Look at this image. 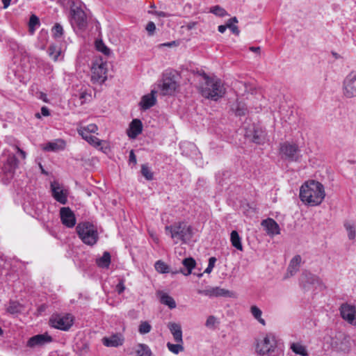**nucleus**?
I'll use <instances>...</instances> for the list:
<instances>
[{"mask_svg": "<svg viewBox=\"0 0 356 356\" xmlns=\"http://www.w3.org/2000/svg\"><path fill=\"white\" fill-rule=\"evenodd\" d=\"M217 259L216 257H211L209 259V264H208V266L213 268H214L215 266V264L216 262Z\"/></svg>", "mask_w": 356, "mask_h": 356, "instance_id": "bf43d9fd", "label": "nucleus"}, {"mask_svg": "<svg viewBox=\"0 0 356 356\" xmlns=\"http://www.w3.org/2000/svg\"><path fill=\"white\" fill-rule=\"evenodd\" d=\"M48 54L54 61H56L61 54V50L56 45H50L48 49Z\"/></svg>", "mask_w": 356, "mask_h": 356, "instance_id": "58836bf2", "label": "nucleus"}, {"mask_svg": "<svg viewBox=\"0 0 356 356\" xmlns=\"http://www.w3.org/2000/svg\"><path fill=\"white\" fill-rule=\"evenodd\" d=\"M227 28H229L232 32L236 35H238L239 34V30H238V26L234 25L232 23H227Z\"/></svg>", "mask_w": 356, "mask_h": 356, "instance_id": "603ef678", "label": "nucleus"}, {"mask_svg": "<svg viewBox=\"0 0 356 356\" xmlns=\"http://www.w3.org/2000/svg\"><path fill=\"white\" fill-rule=\"evenodd\" d=\"M197 22H190L186 25V27L187 30L190 31V30H192L193 29H194L197 26Z\"/></svg>", "mask_w": 356, "mask_h": 356, "instance_id": "680f3d73", "label": "nucleus"}, {"mask_svg": "<svg viewBox=\"0 0 356 356\" xmlns=\"http://www.w3.org/2000/svg\"><path fill=\"white\" fill-rule=\"evenodd\" d=\"M129 163H133L134 164L136 163V157L134 152V150H131L129 153Z\"/></svg>", "mask_w": 356, "mask_h": 356, "instance_id": "4d7b16f0", "label": "nucleus"}, {"mask_svg": "<svg viewBox=\"0 0 356 356\" xmlns=\"http://www.w3.org/2000/svg\"><path fill=\"white\" fill-rule=\"evenodd\" d=\"M51 190L53 197L59 203L65 204L67 202V191L63 189L58 182L51 184Z\"/></svg>", "mask_w": 356, "mask_h": 356, "instance_id": "dca6fc26", "label": "nucleus"}, {"mask_svg": "<svg viewBox=\"0 0 356 356\" xmlns=\"http://www.w3.org/2000/svg\"><path fill=\"white\" fill-rule=\"evenodd\" d=\"M165 233L170 234L175 243L181 241L187 243L192 237V229L184 222L174 223L165 227Z\"/></svg>", "mask_w": 356, "mask_h": 356, "instance_id": "20e7f679", "label": "nucleus"}, {"mask_svg": "<svg viewBox=\"0 0 356 356\" xmlns=\"http://www.w3.org/2000/svg\"><path fill=\"white\" fill-rule=\"evenodd\" d=\"M137 347L136 353L138 356H152V350L147 345L139 343Z\"/></svg>", "mask_w": 356, "mask_h": 356, "instance_id": "f704fd0d", "label": "nucleus"}, {"mask_svg": "<svg viewBox=\"0 0 356 356\" xmlns=\"http://www.w3.org/2000/svg\"><path fill=\"white\" fill-rule=\"evenodd\" d=\"M299 196L300 200L306 205H320L325 197L324 186L315 180L307 181L301 186Z\"/></svg>", "mask_w": 356, "mask_h": 356, "instance_id": "f257e3e1", "label": "nucleus"}, {"mask_svg": "<svg viewBox=\"0 0 356 356\" xmlns=\"http://www.w3.org/2000/svg\"><path fill=\"white\" fill-rule=\"evenodd\" d=\"M146 31L148 33V35L152 36L154 34L156 31V25L153 22H149L145 27Z\"/></svg>", "mask_w": 356, "mask_h": 356, "instance_id": "de8ad7c7", "label": "nucleus"}, {"mask_svg": "<svg viewBox=\"0 0 356 356\" xmlns=\"http://www.w3.org/2000/svg\"><path fill=\"white\" fill-rule=\"evenodd\" d=\"M279 154L280 158L288 162L299 163L302 159L299 145L294 142L284 141L280 144Z\"/></svg>", "mask_w": 356, "mask_h": 356, "instance_id": "423d86ee", "label": "nucleus"}, {"mask_svg": "<svg viewBox=\"0 0 356 356\" xmlns=\"http://www.w3.org/2000/svg\"><path fill=\"white\" fill-rule=\"evenodd\" d=\"M236 116H243L248 111L245 104L241 102H237L232 108Z\"/></svg>", "mask_w": 356, "mask_h": 356, "instance_id": "c85d7f7f", "label": "nucleus"}, {"mask_svg": "<svg viewBox=\"0 0 356 356\" xmlns=\"http://www.w3.org/2000/svg\"><path fill=\"white\" fill-rule=\"evenodd\" d=\"M250 312L254 318L257 320L261 325H265L266 321L262 318V311L256 305H252L250 307Z\"/></svg>", "mask_w": 356, "mask_h": 356, "instance_id": "72a5a7b5", "label": "nucleus"}, {"mask_svg": "<svg viewBox=\"0 0 356 356\" xmlns=\"http://www.w3.org/2000/svg\"><path fill=\"white\" fill-rule=\"evenodd\" d=\"M154 14L156 15H157L158 17H169L172 16L171 14L168 13H165V12H163V11H156L154 13Z\"/></svg>", "mask_w": 356, "mask_h": 356, "instance_id": "5fc2aeb1", "label": "nucleus"}, {"mask_svg": "<svg viewBox=\"0 0 356 356\" xmlns=\"http://www.w3.org/2000/svg\"><path fill=\"white\" fill-rule=\"evenodd\" d=\"M210 13L218 17L228 15L227 11L220 6H214L210 8Z\"/></svg>", "mask_w": 356, "mask_h": 356, "instance_id": "79ce46f5", "label": "nucleus"}, {"mask_svg": "<svg viewBox=\"0 0 356 356\" xmlns=\"http://www.w3.org/2000/svg\"><path fill=\"white\" fill-rule=\"evenodd\" d=\"M17 152L20 154L22 159H25L26 156V152L18 147H17Z\"/></svg>", "mask_w": 356, "mask_h": 356, "instance_id": "e2e57ef3", "label": "nucleus"}, {"mask_svg": "<svg viewBox=\"0 0 356 356\" xmlns=\"http://www.w3.org/2000/svg\"><path fill=\"white\" fill-rule=\"evenodd\" d=\"M152 330L151 325L147 321L140 322L138 327V332L141 334H145L149 333Z\"/></svg>", "mask_w": 356, "mask_h": 356, "instance_id": "a18cd8bd", "label": "nucleus"}, {"mask_svg": "<svg viewBox=\"0 0 356 356\" xmlns=\"http://www.w3.org/2000/svg\"><path fill=\"white\" fill-rule=\"evenodd\" d=\"M167 326L170 333L172 334L175 341L177 343H183L182 330L180 324L169 322Z\"/></svg>", "mask_w": 356, "mask_h": 356, "instance_id": "412c9836", "label": "nucleus"}, {"mask_svg": "<svg viewBox=\"0 0 356 356\" xmlns=\"http://www.w3.org/2000/svg\"><path fill=\"white\" fill-rule=\"evenodd\" d=\"M217 259L216 257H211L209 259V264H208V266L213 268H214L215 266V264L216 262Z\"/></svg>", "mask_w": 356, "mask_h": 356, "instance_id": "13d9d810", "label": "nucleus"}, {"mask_svg": "<svg viewBox=\"0 0 356 356\" xmlns=\"http://www.w3.org/2000/svg\"><path fill=\"white\" fill-rule=\"evenodd\" d=\"M107 64L104 62H96L92 67V81L94 83H102L106 80Z\"/></svg>", "mask_w": 356, "mask_h": 356, "instance_id": "1a4fd4ad", "label": "nucleus"}, {"mask_svg": "<svg viewBox=\"0 0 356 356\" xmlns=\"http://www.w3.org/2000/svg\"><path fill=\"white\" fill-rule=\"evenodd\" d=\"M111 264V254L104 252L102 257L97 259V264L101 268H108Z\"/></svg>", "mask_w": 356, "mask_h": 356, "instance_id": "2f4dec72", "label": "nucleus"}, {"mask_svg": "<svg viewBox=\"0 0 356 356\" xmlns=\"http://www.w3.org/2000/svg\"><path fill=\"white\" fill-rule=\"evenodd\" d=\"M70 7V24L75 31H83L88 26V19L85 11L82 8L80 0H69Z\"/></svg>", "mask_w": 356, "mask_h": 356, "instance_id": "7ed1b4c3", "label": "nucleus"}, {"mask_svg": "<svg viewBox=\"0 0 356 356\" xmlns=\"http://www.w3.org/2000/svg\"><path fill=\"white\" fill-rule=\"evenodd\" d=\"M202 81L199 90L206 99L218 101L225 94L226 90L222 81L216 76H209L205 72L200 74Z\"/></svg>", "mask_w": 356, "mask_h": 356, "instance_id": "f03ea898", "label": "nucleus"}, {"mask_svg": "<svg viewBox=\"0 0 356 356\" xmlns=\"http://www.w3.org/2000/svg\"><path fill=\"white\" fill-rule=\"evenodd\" d=\"M40 23L39 18L36 15H32L30 17L29 22V32L33 34L35 29L40 26Z\"/></svg>", "mask_w": 356, "mask_h": 356, "instance_id": "e433bc0d", "label": "nucleus"}, {"mask_svg": "<svg viewBox=\"0 0 356 356\" xmlns=\"http://www.w3.org/2000/svg\"><path fill=\"white\" fill-rule=\"evenodd\" d=\"M18 167V160L15 155H9L3 167V171L8 178H12Z\"/></svg>", "mask_w": 356, "mask_h": 356, "instance_id": "a211bd4d", "label": "nucleus"}, {"mask_svg": "<svg viewBox=\"0 0 356 356\" xmlns=\"http://www.w3.org/2000/svg\"><path fill=\"white\" fill-rule=\"evenodd\" d=\"M143 131V124L140 120L134 119L131 121L129 125V129L127 134L129 138H136Z\"/></svg>", "mask_w": 356, "mask_h": 356, "instance_id": "4be33fe9", "label": "nucleus"}, {"mask_svg": "<svg viewBox=\"0 0 356 356\" xmlns=\"http://www.w3.org/2000/svg\"><path fill=\"white\" fill-rule=\"evenodd\" d=\"M11 0H2L3 8H7L10 4Z\"/></svg>", "mask_w": 356, "mask_h": 356, "instance_id": "774afa93", "label": "nucleus"}, {"mask_svg": "<svg viewBox=\"0 0 356 356\" xmlns=\"http://www.w3.org/2000/svg\"><path fill=\"white\" fill-rule=\"evenodd\" d=\"M156 91L152 90L150 94L144 95L140 102V106L143 110L149 109L155 105L156 99L155 97Z\"/></svg>", "mask_w": 356, "mask_h": 356, "instance_id": "5701e85b", "label": "nucleus"}, {"mask_svg": "<svg viewBox=\"0 0 356 356\" xmlns=\"http://www.w3.org/2000/svg\"><path fill=\"white\" fill-rule=\"evenodd\" d=\"M79 131H84L85 133L92 134L97 131V127L95 124H90L85 127H82Z\"/></svg>", "mask_w": 356, "mask_h": 356, "instance_id": "49530a36", "label": "nucleus"}, {"mask_svg": "<svg viewBox=\"0 0 356 356\" xmlns=\"http://www.w3.org/2000/svg\"><path fill=\"white\" fill-rule=\"evenodd\" d=\"M102 343L106 347H119L124 343V338L120 333L112 334L110 337H104L102 339Z\"/></svg>", "mask_w": 356, "mask_h": 356, "instance_id": "6ab92c4d", "label": "nucleus"}, {"mask_svg": "<svg viewBox=\"0 0 356 356\" xmlns=\"http://www.w3.org/2000/svg\"><path fill=\"white\" fill-rule=\"evenodd\" d=\"M88 95V93L86 92H83L80 94L79 99L81 100V104H83L84 103V99Z\"/></svg>", "mask_w": 356, "mask_h": 356, "instance_id": "69168bd1", "label": "nucleus"}, {"mask_svg": "<svg viewBox=\"0 0 356 356\" xmlns=\"http://www.w3.org/2000/svg\"><path fill=\"white\" fill-rule=\"evenodd\" d=\"M79 134L82 136V138L86 140L89 144L97 147L101 144V141L98 138L95 136L91 135V134L85 133L84 131H79Z\"/></svg>", "mask_w": 356, "mask_h": 356, "instance_id": "a878e982", "label": "nucleus"}, {"mask_svg": "<svg viewBox=\"0 0 356 356\" xmlns=\"http://www.w3.org/2000/svg\"><path fill=\"white\" fill-rule=\"evenodd\" d=\"M266 140V133L261 129H255L252 136V141L258 145L263 144Z\"/></svg>", "mask_w": 356, "mask_h": 356, "instance_id": "c756f323", "label": "nucleus"}, {"mask_svg": "<svg viewBox=\"0 0 356 356\" xmlns=\"http://www.w3.org/2000/svg\"><path fill=\"white\" fill-rule=\"evenodd\" d=\"M124 290H125V286L124 284V281L122 280H121L120 281V282L116 286V291H118V293L119 294H121L122 293L124 292Z\"/></svg>", "mask_w": 356, "mask_h": 356, "instance_id": "3c124183", "label": "nucleus"}, {"mask_svg": "<svg viewBox=\"0 0 356 356\" xmlns=\"http://www.w3.org/2000/svg\"><path fill=\"white\" fill-rule=\"evenodd\" d=\"M182 264L185 267L186 270H181V273L184 275H188L192 273V270L195 267L196 262L193 258L188 257L182 261Z\"/></svg>", "mask_w": 356, "mask_h": 356, "instance_id": "393cba45", "label": "nucleus"}, {"mask_svg": "<svg viewBox=\"0 0 356 356\" xmlns=\"http://www.w3.org/2000/svg\"><path fill=\"white\" fill-rule=\"evenodd\" d=\"M197 293L200 295H204L209 298L227 297L230 295V291L229 290L222 289L219 286H207L204 289L197 290Z\"/></svg>", "mask_w": 356, "mask_h": 356, "instance_id": "4468645a", "label": "nucleus"}, {"mask_svg": "<svg viewBox=\"0 0 356 356\" xmlns=\"http://www.w3.org/2000/svg\"><path fill=\"white\" fill-rule=\"evenodd\" d=\"M183 343H177V344L171 343L170 342L167 343V347L168 350L174 354H178L184 350Z\"/></svg>", "mask_w": 356, "mask_h": 356, "instance_id": "ea45409f", "label": "nucleus"}, {"mask_svg": "<svg viewBox=\"0 0 356 356\" xmlns=\"http://www.w3.org/2000/svg\"><path fill=\"white\" fill-rule=\"evenodd\" d=\"M155 269L160 273H166L169 271L168 266L163 261L159 260L154 264Z\"/></svg>", "mask_w": 356, "mask_h": 356, "instance_id": "a19ab883", "label": "nucleus"}, {"mask_svg": "<svg viewBox=\"0 0 356 356\" xmlns=\"http://www.w3.org/2000/svg\"><path fill=\"white\" fill-rule=\"evenodd\" d=\"M52 341V337L47 333L36 334L27 341L26 346L31 348L42 347Z\"/></svg>", "mask_w": 356, "mask_h": 356, "instance_id": "ddd939ff", "label": "nucleus"}, {"mask_svg": "<svg viewBox=\"0 0 356 356\" xmlns=\"http://www.w3.org/2000/svg\"><path fill=\"white\" fill-rule=\"evenodd\" d=\"M291 349L293 353L297 355H300L302 356H307L308 353L305 346L302 345L300 343H293L291 345Z\"/></svg>", "mask_w": 356, "mask_h": 356, "instance_id": "473e14b6", "label": "nucleus"}, {"mask_svg": "<svg viewBox=\"0 0 356 356\" xmlns=\"http://www.w3.org/2000/svg\"><path fill=\"white\" fill-rule=\"evenodd\" d=\"M38 98L41 100H42L44 102L48 103L49 99L47 98V94H45L43 92H40L38 95Z\"/></svg>", "mask_w": 356, "mask_h": 356, "instance_id": "6e6d98bb", "label": "nucleus"}, {"mask_svg": "<svg viewBox=\"0 0 356 356\" xmlns=\"http://www.w3.org/2000/svg\"><path fill=\"white\" fill-rule=\"evenodd\" d=\"M74 321V317L71 314H54L49 318V325L56 329L68 331Z\"/></svg>", "mask_w": 356, "mask_h": 356, "instance_id": "0eeeda50", "label": "nucleus"}, {"mask_svg": "<svg viewBox=\"0 0 356 356\" xmlns=\"http://www.w3.org/2000/svg\"><path fill=\"white\" fill-rule=\"evenodd\" d=\"M51 31L54 37L56 38H61L64 32L63 26L58 23L55 24L52 27Z\"/></svg>", "mask_w": 356, "mask_h": 356, "instance_id": "c03bdc74", "label": "nucleus"}, {"mask_svg": "<svg viewBox=\"0 0 356 356\" xmlns=\"http://www.w3.org/2000/svg\"><path fill=\"white\" fill-rule=\"evenodd\" d=\"M300 281V284L305 289L307 288L309 285L315 286L320 289L323 286V282L319 277L307 270L302 272Z\"/></svg>", "mask_w": 356, "mask_h": 356, "instance_id": "9b49d317", "label": "nucleus"}, {"mask_svg": "<svg viewBox=\"0 0 356 356\" xmlns=\"http://www.w3.org/2000/svg\"><path fill=\"white\" fill-rule=\"evenodd\" d=\"M250 50L254 53H259L260 52V47H250Z\"/></svg>", "mask_w": 356, "mask_h": 356, "instance_id": "338daca9", "label": "nucleus"}, {"mask_svg": "<svg viewBox=\"0 0 356 356\" xmlns=\"http://www.w3.org/2000/svg\"><path fill=\"white\" fill-rule=\"evenodd\" d=\"M230 241L232 245L237 250L242 251L243 245L241 243V238L236 230H233L230 234Z\"/></svg>", "mask_w": 356, "mask_h": 356, "instance_id": "cd10ccee", "label": "nucleus"}, {"mask_svg": "<svg viewBox=\"0 0 356 356\" xmlns=\"http://www.w3.org/2000/svg\"><path fill=\"white\" fill-rule=\"evenodd\" d=\"M23 306L17 301L10 300L6 308V311L10 314H19L23 311Z\"/></svg>", "mask_w": 356, "mask_h": 356, "instance_id": "bb28decb", "label": "nucleus"}, {"mask_svg": "<svg viewBox=\"0 0 356 356\" xmlns=\"http://www.w3.org/2000/svg\"><path fill=\"white\" fill-rule=\"evenodd\" d=\"M141 173L147 180L150 181L153 179V173L147 164L141 165Z\"/></svg>", "mask_w": 356, "mask_h": 356, "instance_id": "37998d69", "label": "nucleus"}, {"mask_svg": "<svg viewBox=\"0 0 356 356\" xmlns=\"http://www.w3.org/2000/svg\"><path fill=\"white\" fill-rule=\"evenodd\" d=\"M95 47L97 51L102 52L104 55L108 56L111 54V49L105 45L102 40H96Z\"/></svg>", "mask_w": 356, "mask_h": 356, "instance_id": "4c0bfd02", "label": "nucleus"}, {"mask_svg": "<svg viewBox=\"0 0 356 356\" xmlns=\"http://www.w3.org/2000/svg\"><path fill=\"white\" fill-rule=\"evenodd\" d=\"M160 302L167 305L170 309H175L177 306L176 302L172 297L167 293H162L160 296Z\"/></svg>", "mask_w": 356, "mask_h": 356, "instance_id": "7c9ffc66", "label": "nucleus"}, {"mask_svg": "<svg viewBox=\"0 0 356 356\" xmlns=\"http://www.w3.org/2000/svg\"><path fill=\"white\" fill-rule=\"evenodd\" d=\"M60 216L65 226L71 228L76 225L75 215L69 207H62L60 210Z\"/></svg>", "mask_w": 356, "mask_h": 356, "instance_id": "f3484780", "label": "nucleus"}, {"mask_svg": "<svg viewBox=\"0 0 356 356\" xmlns=\"http://www.w3.org/2000/svg\"><path fill=\"white\" fill-rule=\"evenodd\" d=\"M343 93L347 98L356 97V72H351L343 80Z\"/></svg>", "mask_w": 356, "mask_h": 356, "instance_id": "6e6552de", "label": "nucleus"}, {"mask_svg": "<svg viewBox=\"0 0 356 356\" xmlns=\"http://www.w3.org/2000/svg\"><path fill=\"white\" fill-rule=\"evenodd\" d=\"M227 24L225 25H220L218 27V30L220 33H223L227 29Z\"/></svg>", "mask_w": 356, "mask_h": 356, "instance_id": "0e129e2a", "label": "nucleus"}, {"mask_svg": "<svg viewBox=\"0 0 356 356\" xmlns=\"http://www.w3.org/2000/svg\"><path fill=\"white\" fill-rule=\"evenodd\" d=\"M302 261L300 255H296L291 260L287 268L286 277L294 275L298 270Z\"/></svg>", "mask_w": 356, "mask_h": 356, "instance_id": "b1692460", "label": "nucleus"}, {"mask_svg": "<svg viewBox=\"0 0 356 356\" xmlns=\"http://www.w3.org/2000/svg\"><path fill=\"white\" fill-rule=\"evenodd\" d=\"M178 84L177 81L170 76H164L159 85L162 94L163 95H170L176 90Z\"/></svg>", "mask_w": 356, "mask_h": 356, "instance_id": "2eb2a0df", "label": "nucleus"}, {"mask_svg": "<svg viewBox=\"0 0 356 356\" xmlns=\"http://www.w3.org/2000/svg\"><path fill=\"white\" fill-rule=\"evenodd\" d=\"M261 225L265 228L268 235L275 236L280 233L278 224L273 218H267L261 222Z\"/></svg>", "mask_w": 356, "mask_h": 356, "instance_id": "aec40b11", "label": "nucleus"}, {"mask_svg": "<svg viewBox=\"0 0 356 356\" xmlns=\"http://www.w3.org/2000/svg\"><path fill=\"white\" fill-rule=\"evenodd\" d=\"M266 355H268V356H284V353L282 350L277 348L276 345L275 348H273V350L267 353Z\"/></svg>", "mask_w": 356, "mask_h": 356, "instance_id": "09e8293b", "label": "nucleus"}, {"mask_svg": "<svg viewBox=\"0 0 356 356\" xmlns=\"http://www.w3.org/2000/svg\"><path fill=\"white\" fill-rule=\"evenodd\" d=\"M276 346L275 337L271 334H267L263 340L257 343V352L261 355H266Z\"/></svg>", "mask_w": 356, "mask_h": 356, "instance_id": "f8f14e48", "label": "nucleus"}, {"mask_svg": "<svg viewBox=\"0 0 356 356\" xmlns=\"http://www.w3.org/2000/svg\"><path fill=\"white\" fill-rule=\"evenodd\" d=\"M216 319L213 316H209L207 319V321L205 323L206 326L211 327V326L214 325V324L216 323Z\"/></svg>", "mask_w": 356, "mask_h": 356, "instance_id": "864d4df0", "label": "nucleus"}, {"mask_svg": "<svg viewBox=\"0 0 356 356\" xmlns=\"http://www.w3.org/2000/svg\"><path fill=\"white\" fill-rule=\"evenodd\" d=\"M76 230L83 243L92 246L97 242L99 238L97 229L92 223L90 222H79Z\"/></svg>", "mask_w": 356, "mask_h": 356, "instance_id": "39448f33", "label": "nucleus"}, {"mask_svg": "<svg viewBox=\"0 0 356 356\" xmlns=\"http://www.w3.org/2000/svg\"><path fill=\"white\" fill-rule=\"evenodd\" d=\"M344 227L348 232V238L353 240L356 236L355 225L350 221H346L344 222Z\"/></svg>", "mask_w": 356, "mask_h": 356, "instance_id": "c9c22d12", "label": "nucleus"}, {"mask_svg": "<svg viewBox=\"0 0 356 356\" xmlns=\"http://www.w3.org/2000/svg\"><path fill=\"white\" fill-rule=\"evenodd\" d=\"M41 115H42L43 116H46V117L49 116L50 115L49 108L46 106H42L41 108Z\"/></svg>", "mask_w": 356, "mask_h": 356, "instance_id": "052dcab7", "label": "nucleus"}, {"mask_svg": "<svg viewBox=\"0 0 356 356\" xmlns=\"http://www.w3.org/2000/svg\"><path fill=\"white\" fill-rule=\"evenodd\" d=\"M58 148V145L56 143H49L45 147V150L47 151H56Z\"/></svg>", "mask_w": 356, "mask_h": 356, "instance_id": "8fccbe9b", "label": "nucleus"}, {"mask_svg": "<svg viewBox=\"0 0 356 356\" xmlns=\"http://www.w3.org/2000/svg\"><path fill=\"white\" fill-rule=\"evenodd\" d=\"M341 318L352 325L356 326V307L348 303H343L339 308Z\"/></svg>", "mask_w": 356, "mask_h": 356, "instance_id": "9d476101", "label": "nucleus"}]
</instances>
